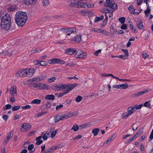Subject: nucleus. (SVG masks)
<instances>
[{"label": "nucleus", "instance_id": "obj_1", "mask_svg": "<svg viewBox=\"0 0 153 153\" xmlns=\"http://www.w3.org/2000/svg\"><path fill=\"white\" fill-rule=\"evenodd\" d=\"M11 20H1L0 26L1 28L4 30H7L10 28Z\"/></svg>", "mask_w": 153, "mask_h": 153}, {"label": "nucleus", "instance_id": "obj_2", "mask_svg": "<svg viewBox=\"0 0 153 153\" xmlns=\"http://www.w3.org/2000/svg\"><path fill=\"white\" fill-rule=\"evenodd\" d=\"M15 19H27V14L25 12L19 11L16 14Z\"/></svg>", "mask_w": 153, "mask_h": 153}, {"label": "nucleus", "instance_id": "obj_3", "mask_svg": "<svg viewBox=\"0 0 153 153\" xmlns=\"http://www.w3.org/2000/svg\"><path fill=\"white\" fill-rule=\"evenodd\" d=\"M48 62L49 64H64L65 63L63 60L58 58H54L49 59L48 60Z\"/></svg>", "mask_w": 153, "mask_h": 153}, {"label": "nucleus", "instance_id": "obj_4", "mask_svg": "<svg viewBox=\"0 0 153 153\" xmlns=\"http://www.w3.org/2000/svg\"><path fill=\"white\" fill-rule=\"evenodd\" d=\"M76 58L84 59L87 56V53L80 50H78L75 53Z\"/></svg>", "mask_w": 153, "mask_h": 153}, {"label": "nucleus", "instance_id": "obj_5", "mask_svg": "<svg viewBox=\"0 0 153 153\" xmlns=\"http://www.w3.org/2000/svg\"><path fill=\"white\" fill-rule=\"evenodd\" d=\"M24 70L25 75L28 77L32 76L35 72V70L33 68H27Z\"/></svg>", "mask_w": 153, "mask_h": 153}, {"label": "nucleus", "instance_id": "obj_6", "mask_svg": "<svg viewBox=\"0 0 153 153\" xmlns=\"http://www.w3.org/2000/svg\"><path fill=\"white\" fill-rule=\"evenodd\" d=\"M65 84H59L53 86L52 88L56 91H59L65 89Z\"/></svg>", "mask_w": 153, "mask_h": 153}, {"label": "nucleus", "instance_id": "obj_7", "mask_svg": "<svg viewBox=\"0 0 153 153\" xmlns=\"http://www.w3.org/2000/svg\"><path fill=\"white\" fill-rule=\"evenodd\" d=\"M147 91H148L147 90H145L142 91L136 92L132 94L131 95V97L133 98L138 97L146 93L147 92Z\"/></svg>", "mask_w": 153, "mask_h": 153}, {"label": "nucleus", "instance_id": "obj_8", "mask_svg": "<svg viewBox=\"0 0 153 153\" xmlns=\"http://www.w3.org/2000/svg\"><path fill=\"white\" fill-rule=\"evenodd\" d=\"M65 119L64 114H58L54 117V120L56 123L61 120Z\"/></svg>", "mask_w": 153, "mask_h": 153}, {"label": "nucleus", "instance_id": "obj_9", "mask_svg": "<svg viewBox=\"0 0 153 153\" xmlns=\"http://www.w3.org/2000/svg\"><path fill=\"white\" fill-rule=\"evenodd\" d=\"M31 127V126L29 124L25 123L22 125L21 128V130L24 132L28 130Z\"/></svg>", "mask_w": 153, "mask_h": 153}, {"label": "nucleus", "instance_id": "obj_10", "mask_svg": "<svg viewBox=\"0 0 153 153\" xmlns=\"http://www.w3.org/2000/svg\"><path fill=\"white\" fill-rule=\"evenodd\" d=\"M10 93L11 96H17V91L15 85H13L10 90Z\"/></svg>", "mask_w": 153, "mask_h": 153}, {"label": "nucleus", "instance_id": "obj_11", "mask_svg": "<svg viewBox=\"0 0 153 153\" xmlns=\"http://www.w3.org/2000/svg\"><path fill=\"white\" fill-rule=\"evenodd\" d=\"M128 86L127 83H125L118 85H114L112 87L114 88L126 89L128 87Z\"/></svg>", "mask_w": 153, "mask_h": 153}, {"label": "nucleus", "instance_id": "obj_12", "mask_svg": "<svg viewBox=\"0 0 153 153\" xmlns=\"http://www.w3.org/2000/svg\"><path fill=\"white\" fill-rule=\"evenodd\" d=\"M61 30L66 33L71 32L72 33L75 32L76 31V29L74 27L61 28Z\"/></svg>", "mask_w": 153, "mask_h": 153}, {"label": "nucleus", "instance_id": "obj_13", "mask_svg": "<svg viewBox=\"0 0 153 153\" xmlns=\"http://www.w3.org/2000/svg\"><path fill=\"white\" fill-rule=\"evenodd\" d=\"M76 51L75 48H70L66 49L65 53L69 55H71L76 52Z\"/></svg>", "mask_w": 153, "mask_h": 153}, {"label": "nucleus", "instance_id": "obj_14", "mask_svg": "<svg viewBox=\"0 0 153 153\" xmlns=\"http://www.w3.org/2000/svg\"><path fill=\"white\" fill-rule=\"evenodd\" d=\"M27 20H15L18 26L22 27L27 22Z\"/></svg>", "mask_w": 153, "mask_h": 153}, {"label": "nucleus", "instance_id": "obj_15", "mask_svg": "<svg viewBox=\"0 0 153 153\" xmlns=\"http://www.w3.org/2000/svg\"><path fill=\"white\" fill-rule=\"evenodd\" d=\"M77 85L76 83L74 84H66L65 85V89L68 88L69 90L71 91Z\"/></svg>", "mask_w": 153, "mask_h": 153}, {"label": "nucleus", "instance_id": "obj_16", "mask_svg": "<svg viewBox=\"0 0 153 153\" xmlns=\"http://www.w3.org/2000/svg\"><path fill=\"white\" fill-rule=\"evenodd\" d=\"M25 69H22L18 71L16 74V76L17 77H21L25 75Z\"/></svg>", "mask_w": 153, "mask_h": 153}, {"label": "nucleus", "instance_id": "obj_17", "mask_svg": "<svg viewBox=\"0 0 153 153\" xmlns=\"http://www.w3.org/2000/svg\"><path fill=\"white\" fill-rule=\"evenodd\" d=\"M71 40L74 41L76 43H78L81 40V35H78L71 39Z\"/></svg>", "mask_w": 153, "mask_h": 153}, {"label": "nucleus", "instance_id": "obj_18", "mask_svg": "<svg viewBox=\"0 0 153 153\" xmlns=\"http://www.w3.org/2000/svg\"><path fill=\"white\" fill-rule=\"evenodd\" d=\"M148 0H144V2L146 4L147 6H148L146 10H145L144 12L145 15L147 17L149 15L151 10L150 8L149 7V5L148 4L147 2V1Z\"/></svg>", "mask_w": 153, "mask_h": 153}, {"label": "nucleus", "instance_id": "obj_19", "mask_svg": "<svg viewBox=\"0 0 153 153\" xmlns=\"http://www.w3.org/2000/svg\"><path fill=\"white\" fill-rule=\"evenodd\" d=\"M137 25L138 28L141 30H143L144 29V27L143 23L140 20L137 21Z\"/></svg>", "mask_w": 153, "mask_h": 153}, {"label": "nucleus", "instance_id": "obj_20", "mask_svg": "<svg viewBox=\"0 0 153 153\" xmlns=\"http://www.w3.org/2000/svg\"><path fill=\"white\" fill-rule=\"evenodd\" d=\"M127 110V112L128 113V114H129L130 115L132 114L135 111L133 106H131L128 107V108Z\"/></svg>", "mask_w": 153, "mask_h": 153}, {"label": "nucleus", "instance_id": "obj_21", "mask_svg": "<svg viewBox=\"0 0 153 153\" xmlns=\"http://www.w3.org/2000/svg\"><path fill=\"white\" fill-rule=\"evenodd\" d=\"M49 132L48 130L46 133H45L44 132H42L41 134V136L42 137L44 140H45L48 139V135H49Z\"/></svg>", "mask_w": 153, "mask_h": 153}, {"label": "nucleus", "instance_id": "obj_22", "mask_svg": "<svg viewBox=\"0 0 153 153\" xmlns=\"http://www.w3.org/2000/svg\"><path fill=\"white\" fill-rule=\"evenodd\" d=\"M36 0H24V3L26 5H29L36 3Z\"/></svg>", "mask_w": 153, "mask_h": 153}, {"label": "nucleus", "instance_id": "obj_23", "mask_svg": "<svg viewBox=\"0 0 153 153\" xmlns=\"http://www.w3.org/2000/svg\"><path fill=\"white\" fill-rule=\"evenodd\" d=\"M48 85L43 83H40L39 85V88L41 89H48Z\"/></svg>", "mask_w": 153, "mask_h": 153}, {"label": "nucleus", "instance_id": "obj_24", "mask_svg": "<svg viewBox=\"0 0 153 153\" xmlns=\"http://www.w3.org/2000/svg\"><path fill=\"white\" fill-rule=\"evenodd\" d=\"M53 128H51L49 130V132H51V137L52 138H53L56 135V134L57 132V130H55L54 131H53Z\"/></svg>", "mask_w": 153, "mask_h": 153}, {"label": "nucleus", "instance_id": "obj_25", "mask_svg": "<svg viewBox=\"0 0 153 153\" xmlns=\"http://www.w3.org/2000/svg\"><path fill=\"white\" fill-rule=\"evenodd\" d=\"M37 77V82H39L47 78V76L45 75H42L38 76Z\"/></svg>", "mask_w": 153, "mask_h": 153}, {"label": "nucleus", "instance_id": "obj_26", "mask_svg": "<svg viewBox=\"0 0 153 153\" xmlns=\"http://www.w3.org/2000/svg\"><path fill=\"white\" fill-rule=\"evenodd\" d=\"M13 132L12 131L10 132L7 134V136L6 137L7 139L6 141V142H8L9 140L13 136Z\"/></svg>", "mask_w": 153, "mask_h": 153}, {"label": "nucleus", "instance_id": "obj_27", "mask_svg": "<svg viewBox=\"0 0 153 153\" xmlns=\"http://www.w3.org/2000/svg\"><path fill=\"white\" fill-rule=\"evenodd\" d=\"M80 2L78 0H74L71 2L70 5L71 6H74L76 5H80Z\"/></svg>", "mask_w": 153, "mask_h": 153}, {"label": "nucleus", "instance_id": "obj_28", "mask_svg": "<svg viewBox=\"0 0 153 153\" xmlns=\"http://www.w3.org/2000/svg\"><path fill=\"white\" fill-rule=\"evenodd\" d=\"M42 138V137L40 136L38 137H36V140L37 141L36 142V144L37 145H40L41 144L42 142L43 141L41 139Z\"/></svg>", "mask_w": 153, "mask_h": 153}, {"label": "nucleus", "instance_id": "obj_29", "mask_svg": "<svg viewBox=\"0 0 153 153\" xmlns=\"http://www.w3.org/2000/svg\"><path fill=\"white\" fill-rule=\"evenodd\" d=\"M55 97L53 94H48L46 96L45 99L47 100H53L54 99Z\"/></svg>", "mask_w": 153, "mask_h": 153}, {"label": "nucleus", "instance_id": "obj_30", "mask_svg": "<svg viewBox=\"0 0 153 153\" xmlns=\"http://www.w3.org/2000/svg\"><path fill=\"white\" fill-rule=\"evenodd\" d=\"M37 77H34L30 79H29L26 81L27 83L28 84H30L32 83V82L33 81H36V82H37Z\"/></svg>", "mask_w": 153, "mask_h": 153}, {"label": "nucleus", "instance_id": "obj_31", "mask_svg": "<svg viewBox=\"0 0 153 153\" xmlns=\"http://www.w3.org/2000/svg\"><path fill=\"white\" fill-rule=\"evenodd\" d=\"M41 100L39 99H35L33 100L31 102L32 104H39L41 102Z\"/></svg>", "mask_w": 153, "mask_h": 153}, {"label": "nucleus", "instance_id": "obj_32", "mask_svg": "<svg viewBox=\"0 0 153 153\" xmlns=\"http://www.w3.org/2000/svg\"><path fill=\"white\" fill-rule=\"evenodd\" d=\"M100 129L97 128H94L92 131V132L93 133L94 136H96L98 134V133Z\"/></svg>", "mask_w": 153, "mask_h": 153}, {"label": "nucleus", "instance_id": "obj_33", "mask_svg": "<svg viewBox=\"0 0 153 153\" xmlns=\"http://www.w3.org/2000/svg\"><path fill=\"white\" fill-rule=\"evenodd\" d=\"M129 28L131 31L134 33H136L137 32L136 29H135V27L133 25L132 22H131L130 24Z\"/></svg>", "mask_w": 153, "mask_h": 153}, {"label": "nucleus", "instance_id": "obj_34", "mask_svg": "<svg viewBox=\"0 0 153 153\" xmlns=\"http://www.w3.org/2000/svg\"><path fill=\"white\" fill-rule=\"evenodd\" d=\"M130 115L127 112H124L122 115V118L123 119H126Z\"/></svg>", "mask_w": 153, "mask_h": 153}, {"label": "nucleus", "instance_id": "obj_35", "mask_svg": "<svg viewBox=\"0 0 153 153\" xmlns=\"http://www.w3.org/2000/svg\"><path fill=\"white\" fill-rule=\"evenodd\" d=\"M50 1L49 0H43L42 4L44 7H46L49 4Z\"/></svg>", "mask_w": 153, "mask_h": 153}, {"label": "nucleus", "instance_id": "obj_36", "mask_svg": "<svg viewBox=\"0 0 153 153\" xmlns=\"http://www.w3.org/2000/svg\"><path fill=\"white\" fill-rule=\"evenodd\" d=\"M142 130L141 129H139L137 133L135 134L132 137L134 138V139H135L140 134V133L142 132Z\"/></svg>", "mask_w": 153, "mask_h": 153}, {"label": "nucleus", "instance_id": "obj_37", "mask_svg": "<svg viewBox=\"0 0 153 153\" xmlns=\"http://www.w3.org/2000/svg\"><path fill=\"white\" fill-rule=\"evenodd\" d=\"M64 17L63 15H55L53 17L49 18H53L54 19H63L64 18Z\"/></svg>", "mask_w": 153, "mask_h": 153}, {"label": "nucleus", "instance_id": "obj_38", "mask_svg": "<svg viewBox=\"0 0 153 153\" xmlns=\"http://www.w3.org/2000/svg\"><path fill=\"white\" fill-rule=\"evenodd\" d=\"M143 106V104H142L139 105H135L133 106V107L134 108L135 111L136 110H137L140 109Z\"/></svg>", "mask_w": 153, "mask_h": 153}, {"label": "nucleus", "instance_id": "obj_39", "mask_svg": "<svg viewBox=\"0 0 153 153\" xmlns=\"http://www.w3.org/2000/svg\"><path fill=\"white\" fill-rule=\"evenodd\" d=\"M113 139V136H111L104 143V144H108L110 143Z\"/></svg>", "mask_w": 153, "mask_h": 153}, {"label": "nucleus", "instance_id": "obj_40", "mask_svg": "<svg viewBox=\"0 0 153 153\" xmlns=\"http://www.w3.org/2000/svg\"><path fill=\"white\" fill-rule=\"evenodd\" d=\"M114 3V0H112L109 4H107L106 5H105V6L111 8V6H112Z\"/></svg>", "mask_w": 153, "mask_h": 153}, {"label": "nucleus", "instance_id": "obj_41", "mask_svg": "<svg viewBox=\"0 0 153 153\" xmlns=\"http://www.w3.org/2000/svg\"><path fill=\"white\" fill-rule=\"evenodd\" d=\"M65 119L70 117H72V115L71 112L68 113L66 114H64Z\"/></svg>", "mask_w": 153, "mask_h": 153}, {"label": "nucleus", "instance_id": "obj_42", "mask_svg": "<svg viewBox=\"0 0 153 153\" xmlns=\"http://www.w3.org/2000/svg\"><path fill=\"white\" fill-rule=\"evenodd\" d=\"M56 79V77H52L50 78H49L47 79V80L49 82H54Z\"/></svg>", "mask_w": 153, "mask_h": 153}, {"label": "nucleus", "instance_id": "obj_43", "mask_svg": "<svg viewBox=\"0 0 153 153\" xmlns=\"http://www.w3.org/2000/svg\"><path fill=\"white\" fill-rule=\"evenodd\" d=\"M10 15L8 13H6L5 16H3L1 19H10Z\"/></svg>", "mask_w": 153, "mask_h": 153}, {"label": "nucleus", "instance_id": "obj_44", "mask_svg": "<svg viewBox=\"0 0 153 153\" xmlns=\"http://www.w3.org/2000/svg\"><path fill=\"white\" fill-rule=\"evenodd\" d=\"M72 129L74 131H77L78 129H79V126L76 124L74 125Z\"/></svg>", "mask_w": 153, "mask_h": 153}, {"label": "nucleus", "instance_id": "obj_45", "mask_svg": "<svg viewBox=\"0 0 153 153\" xmlns=\"http://www.w3.org/2000/svg\"><path fill=\"white\" fill-rule=\"evenodd\" d=\"M107 23V20H104L103 22V23L101 24L100 27L101 28L105 27Z\"/></svg>", "mask_w": 153, "mask_h": 153}, {"label": "nucleus", "instance_id": "obj_46", "mask_svg": "<svg viewBox=\"0 0 153 153\" xmlns=\"http://www.w3.org/2000/svg\"><path fill=\"white\" fill-rule=\"evenodd\" d=\"M150 101H147L144 104H143V106H144L147 107H149L150 106Z\"/></svg>", "mask_w": 153, "mask_h": 153}, {"label": "nucleus", "instance_id": "obj_47", "mask_svg": "<svg viewBox=\"0 0 153 153\" xmlns=\"http://www.w3.org/2000/svg\"><path fill=\"white\" fill-rule=\"evenodd\" d=\"M20 106H13L12 109V110L13 111H15L18 110L20 108Z\"/></svg>", "mask_w": 153, "mask_h": 153}, {"label": "nucleus", "instance_id": "obj_48", "mask_svg": "<svg viewBox=\"0 0 153 153\" xmlns=\"http://www.w3.org/2000/svg\"><path fill=\"white\" fill-rule=\"evenodd\" d=\"M127 57H126L125 55H120L119 56H117V58H120V59H123L124 60L126 59H127Z\"/></svg>", "mask_w": 153, "mask_h": 153}, {"label": "nucleus", "instance_id": "obj_49", "mask_svg": "<svg viewBox=\"0 0 153 153\" xmlns=\"http://www.w3.org/2000/svg\"><path fill=\"white\" fill-rule=\"evenodd\" d=\"M82 99V98L80 96H78L76 99V101L77 102H80Z\"/></svg>", "mask_w": 153, "mask_h": 153}, {"label": "nucleus", "instance_id": "obj_50", "mask_svg": "<svg viewBox=\"0 0 153 153\" xmlns=\"http://www.w3.org/2000/svg\"><path fill=\"white\" fill-rule=\"evenodd\" d=\"M47 62L44 61H41L39 62V65L42 66H45L47 65Z\"/></svg>", "mask_w": 153, "mask_h": 153}, {"label": "nucleus", "instance_id": "obj_51", "mask_svg": "<svg viewBox=\"0 0 153 153\" xmlns=\"http://www.w3.org/2000/svg\"><path fill=\"white\" fill-rule=\"evenodd\" d=\"M12 106L10 104L6 105H5V107L3 109V111H4L5 110L9 109Z\"/></svg>", "mask_w": 153, "mask_h": 153}, {"label": "nucleus", "instance_id": "obj_52", "mask_svg": "<svg viewBox=\"0 0 153 153\" xmlns=\"http://www.w3.org/2000/svg\"><path fill=\"white\" fill-rule=\"evenodd\" d=\"M101 75L102 77H109L110 76H111L112 74H107L105 73H102L101 74Z\"/></svg>", "mask_w": 153, "mask_h": 153}, {"label": "nucleus", "instance_id": "obj_53", "mask_svg": "<svg viewBox=\"0 0 153 153\" xmlns=\"http://www.w3.org/2000/svg\"><path fill=\"white\" fill-rule=\"evenodd\" d=\"M122 51L125 53V55L128 57V50L126 49H123Z\"/></svg>", "mask_w": 153, "mask_h": 153}, {"label": "nucleus", "instance_id": "obj_54", "mask_svg": "<svg viewBox=\"0 0 153 153\" xmlns=\"http://www.w3.org/2000/svg\"><path fill=\"white\" fill-rule=\"evenodd\" d=\"M111 31L112 34H116L118 32V30L113 27L111 28Z\"/></svg>", "mask_w": 153, "mask_h": 153}, {"label": "nucleus", "instance_id": "obj_55", "mask_svg": "<svg viewBox=\"0 0 153 153\" xmlns=\"http://www.w3.org/2000/svg\"><path fill=\"white\" fill-rule=\"evenodd\" d=\"M80 5L81 7L84 8H86L87 6V3H80Z\"/></svg>", "mask_w": 153, "mask_h": 153}, {"label": "nucleus", "instance_id": "obj_56", "mask_svg": "<svg viewBox=\"0 0 153 153\" xmlns=\"http://www.w3.org/2000/svg\"><path fill=\"white\" fill-rule=\"evenodd\" d=\"M31 106L29 105H27L25 106L22 107V108L24 109H30L31 108Z\"/></svg>", "mask_w": 153, "mask_h": 153}, {"label": "nucleus", "instance_id": "obj_57", "mask_svg": "<svg viewBox=\"0 0 153 153\" xmlns=\"http://www.w3.org/2000/svg\"><path fill=\"white\" fill-rule=\"evenodd\" d=\"M71 113L72 117L78 115L79 113L77 111L71 112Z\"/></svg>", "mask_w": 153, "mask_h": 153}, {"label": "nucleus", "instance_id": "obj_58", "mask_svg": "<svg viewBox=\"0 0 153 153\" xmlns=\"http://www.w3.org/2000/svg\"><path fill=\"white\" fill-rule=\"evenodd\" d=\"M117 4L114 3V5L111 6V8L112 9H113L114 10H116L117 9Z\"/></svg>", "mask_w": 153, "mask_h": 153}, {"label": "nucleus", "instance_id": "obj_59", "mask_svg": "<svg viewBox=\"0 0 153 153\" xmlns=\"http://www.w3.org/2000/svg\"><path fill=\"white\" fill-rule=\"evenodd\" d=\"M45 105L46 108H49L51 105V102L48 101L46 103Z\"/></svg>", "mask_w": 153, "mask_h": 153}, {"label": "nucleus", "instance_id": "obj_60", "mask_svg": "<svg viewBox=\"0 0 153 153\" xmlns=\"http://www.w3.org/2000/svg\"><path fill=\"white\" fill-rule=\"evenodd\" d=\"M101 51V49H99L95 51L94 53V54L95 56H97L99 53H100Z\"/></svg>", "mask_w": 153, "mask_h": 153}, {"label": "nucleus", "instance_id": "obj_61", "mask_svg": "<svg viewBox=\"0 0 153 153\" xmlns=\"http://www.w3.org/2000/svg\"><path fill=\"white\" fill-rule=\"evenodd\" d=\"M121 29L122 30H126L127 28V26L126 24H123L120 27Z\"/></svg>", "mask_w": 153, "mask_h": 153}, {"label": "nucleus", "instance_id": "obj_62", "mask_svg": "<svg viewBox=\"0 0 153 153\" xmlns=\"http://www.w3.org/2000/svg\"><path fill=\"white\" fill-rule=\"evenodd\" d=\"M8 117L7 115H4L2 117L3 119L5 121H6L8 119Z\"/></svg>", "mask_w": 153, "mask_h": 153}, {"label": "nucleus", "instance_id": "obj_63", "mask_svg": "<svg viewBox=\"0 0 153 153\" xmlns=\"http://www.w3.org/2000/svg\"><path fill=\"white\" fill-rule=\"evenodd\" d=\"M34 146L33 144L29 145L28 147V149L29 151H31L33 148Z\"/></svg>", "mask_w": 153, "mask_h": 153}, {"label": "nucleus", "instance_id": "obj_64", "mask_svg": "<svg viewBox=\"0 0 153 153\" xmlns=\"http://www.w3.org/2000/svg\"><path fill=\"white\" fill-rule=\"evenodd\" d=\"M149 139L150 140L153 139V129L152 130L151 133L149 136Z\"/></svg>", "mask_w": 153, "mask_h": 153}]
</instances>
